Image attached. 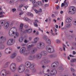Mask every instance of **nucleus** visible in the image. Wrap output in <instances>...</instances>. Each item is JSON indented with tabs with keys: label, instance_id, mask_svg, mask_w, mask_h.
<instances>
[{
	"label": "nucleus",
	"instance_id": "338daca9",
	"mask_svg": "<svg viewBox=\"0 0 76 76\" xmlns=\"http://www.w3.org/2000/svg\"><path fill=\"white\" fill-rule=\"evenodd\" d=\"M20 3H23L24 1L23 0H20Z\"/></svg>",
	"mask_w": 76,
	"mask_h": 76
},
{
	"label": "nucleus",
	"instance_id": "de8ad7c7",
	"mask_svg": "<svg viewBox=\"0 0 76 76\" xmlns=\"http://www.w3.org/2000/svg\"><path fill=\"white\" fill-rule=\"evenodd\" d=\"M56 43H60V40L58 39L56 41Z\"/></svg>",
	"mask_w": 76,
	"mask_h": 76
},
{
	"label": "nucleus",
	"instance_id": "bf43d9fd",
	"mask_svg": "<svg viewBox=\"0 0 76 76\" xmlns=\"http://www.w3.org/2000/svg\"><path fill=\"white\" fill-rule=\"evenodd\" d=\"M53 29L55 32H57V29H56L55 28H53Z\"/></svg>",
	"mask_w": 76,
	"mask_h": 76
},
{
	"label": "nucleus",
	"instance_id": "8fccbe9b",
	"mask_svg": "<svg viewBox=\"0 0 76 76\" xmlns=\"http://www.w3.org/2000/svg\"><path fill=\"white\" fill-rule=\"evenodd\" d=\"M1 76H7V74H1Z\"/></svg>",
	"mask_w": 76,
	"mask_h": 76
},
{
	"label": "nucleus",
	"instance_id": "603ef678",
	"mask_svg": "<svg viewBox=\"0 0 76 76\" xmlns=\"http://www.w3.org/2000/svg\"><path fill=\"white\" fill-rule=\"evenodd\" d=\"M71 70L72 72H75V70H74V69H73L72 68H71Z\"/></svg>",
	"mask_w": 76,
	"mask_h": 76
},
{
	"label": "nucleus",
	"instance_id": "aec40b11",
	"mask_svg": "<svg viewBox=\"0 0 76 76\" xmlns=\"http://www.w3.org/2000/svg\"><path fill=\"white\" fill-rule=\"evenodd\" d=\"M30 53H31V51H30V50H27L25 51L23 53V54H24V56H28V55Z\"/></svg>",
	"mask_w": 76,
	"mask_h": 76
},
{
	"label": "nucleus",
	"instance_id": "a18cd8bd",
	"mask_svg": "<svg viewBox=\"0 0 76 76\" xmlns=\"http://www.w3.org/2000/svg\"><path fill=\"white\" fill-rule=\"evenodd\" d=\"M10 64V62H7L5 63V65L8 66V65Z\"/></svg>",
	"mask_w": 76,
	"mask_h": 76
},
{
	"label": "nucleus",
	"instance_id": "f8f14e48",
	"mask_svg": "<svg viewBox=\"0 0 76 76\" xmlns=\"http://www.w3.org/2000/svg\"><path fill=\"white\" fill-rule=\"evenodd\" d=\"M51 75H56L57 74V71L56 69H53L50 72Z\"/></svg>",
	"mask_w": 76,
	"mask_h": 76
},
{
	"label": "nucleus",
	"instance_id": "0eeeda50",
	"mask_svg": "<svg viewBox=\"0 0 76 76\" xmlns=\"http://www.w3.org/2000/svg\"><path fill=\"white\" fill-rule=\"evenodd\" d=\"M15 41L13 39H9L7 41V44L8 45H12L15 43Z\"/></svg>",
	"mask_w": 76,
	"mask_h": 76
},
{
	"label": "nucleus",
	"instance_id": "ddd939ff",
	"mask_svg": "<svg viewBox=\"0 0 76 76\" xmlns=\"http://www.w3.org/2000/svg\"><path fill=\"white\" fill-rule=\"evenodd\" d=\"M25 50H26V48L25 47H23L22 48L20 49V54H22V53H24L25 52Z\"/></svg>",
	"mask_w": 76,
	"mask_h": 76
},
{
	"label": "nucleus",
	"instance_id": "7c9ffc66",
	"mask_svg": "<svg viewBox=\"0 0 76 76\" xmlns=\"http://www.w3.org/2000/svg\"><path fill=\"white\" fill-rule=\"evenodd\" d=\"M71 26H72V23H69L67 24L66 27L69 28V27H71Z\"/></svg>",
	"mask_w": 76,
	"mask_h": 76
},
{
	"label": "nucleus",
	"instance_id": "774afa93",
	"mask_svg": "<svg viewBox=\"0 0 76 76\" xmlns=\"http://www.w3.org/2000/svg\"><path fill=\"white\" fill-rule=\"evenodd\" d=\"M39 12H42V10L41 9H40L38 11Z\"/></svg>",
	"mask_w": 76,
	"mask_h": 76
},
{
	"label": "nucleus",
	"instance_id": "c03bdc74",
	"mask_svg": "<svg viewBox=\"0 0 76 76\" xmlns=\"http://www.w3.org/2000/svg\"><path fill=\"white\" fill-rule=\"evenodd\" d=\"M33 73H35L36 72V69L34 68L33 69H31Z\"/></svg>",
	"mask_w": 76,
	"mask_h": 76
},
{
	"label": "nucleus",
	"instance_id": "dca6fc26",
	"mask_svg": "<svg viewBox=\"0 0 76 76\" xmlns=\"http://www.w3.org/2000/svg\"><path fill=\"white\" fill-rule=\"evenodd\" d=\"M9 23H10V22H6L4 26V29H7V28L9 27Z\"/></svg>",
	"mask_w": 76,
	"mask_h": 76
},
{
	"label": "nucleus",
	"instance_id": "79ce46f5",
	"mask_svg": "<svg viewBox=\"0 0 76 76\" xmlns=\"http://www.w3.org/2000/svg\"><path fill=\"white\" fill-rule=\"evenodd\" d=\"M76 62V59H72V60L71 61V62H72V63H74V62Z\"/></svg>",
	"mask_w": 76,
	"mask_h": 76
},
{
	"label": "nucleus",
	"instance_id": "37998d69",
	"mask_svg": "<svg viewBox=\"0 0 76 76\" xmlns=\"http://www.w3.org/2000/svg\"><path fill=\"white\" fill-rule=\"evenodd\" d=\"M33 9L34 10V11H35V12L36 13H39V11H38L36 9H34V7H33Z\"/></svg>",
	"mask_w": 76,
	"mask_h": 76
},
{
	"label": "nucleus",
	"instance_id": "1a4fd4ad",
	"mask_svg": "<svg viewBox=\"0 0 76 76\" xmlns=\"http://www.w3.org/2000/svg\"><path fill=\"white\" fill-rule=\"evenodd\" d=\"M58 62H55L53 63L52 64L51 69H54L55 68H57V67L58 66Z\"/></svg>",
	"mask_w": 76,
	"mask_h": 76
},
{
	"label": "nucleus",
	"instance_id": "3c124183",
	"mask_svg": "<svg viewBox=\"0 0 76 76\" xmlns=\"http://www.w3.org/2000/svg\"><path fill=\"white\" fill-rule=\"evenodd\" d=\"M12 12H15V11H16V10L15 8L12 9Z\"/></svg>",
	"mask_w": 76,
	"mask_h": 76
},
{
	"label": "nucleus",
	"instance_id": "9b49d317",
	"mask_svg": "<svg viewBox=\"0 0 76 76\" xmlns=\"http://www.w3.org/2000/svg\"><path fill=\"white\" fill-rule=\"evenodd\" d=\"M40 54L41 55V57H42V56H45L46 55H47V52L46 51L43 50L41 52L40 54Z\"/></svg>",
	"mask_w": 76,
	"mask_h": 76
},
{
	"label": "nucleus",
	"instance_id": "a19ab883",
	"mask_svg": "<svg viewBox=\"0 0 76 76\" xmlns=\"http://www.w3.org/2000/svg\"><path fill=\"white\" fill-rule=\"evenodd\" d=\"M28 59H29V60H33V57L32 56H30L28 57Z\"/></svg>",
	"mask_w": 76,
	"mask_h": 76
},
{
	"label": "nucleus",
	"instance_id": "20e7f679",
	"mask_svg": "<svg viewBox=\"0 0 76 76\" xmlns=\"http://www.w3.org/2000/svg\"><path fill=\"white\" fill-rule=\"evenodd\" d=\"M69 12L70 14L73 15L76 12V8L74 7H70L69 9Z\"/></svg>",
	"mask_w": 76,
	"mask_h": 76
},
{
	"label": "nucleus",
	"instance_id": "39448f33",
	"mask_svg": "<svg viewBox=\"0 0 76 76\" xmlns=\"http://www.w3.org/2000/svg\"><path fill=\"white\" fill-rule=\"evenodd\" d=\"M45 46V44L44 43L39 42L37 44V47L38 49H43Z\"/></svg>",
	"mask_w": 76,
	"mask_h": 76
},
{
	"label": "nucleus",
	"instance_id": "c9c22d12",
	"mask_svg": "<svg viewBox=\"0 0 76 76\" xmlns=\"http://www.w3.org/2000/svg\"><path fill=\"white\" fill-rule=\"evenodd\" d=\"M4 48V45H2L0 47V49L1 50H3Z\"/></svg>",
	"mask_w": 76,
	"mask_h": 76
},
{
	"label": "nucleus",
	"instance_id": "a878e982",
	"mask_svg": "<svg viewBox=\"0 0 76 76\" xmlns=\"http://www.w3.org/2000/svg\"><path fill=\"white\" fill-rule=\"evenodd\" d=\"M4 23H5V21L4 20H1L0 21V30L1 29V26H0V25H3Z\"/></svg>",
	"mask_w": 76,
	"mask_h": 76
},
{
	"label": "nucleus",
	"instance_id": "f257e3e1",
	"mask_svg": "<svg viewBox=\"0 0 76 76\" xmlns=\"http://www.w3.org/2000/svg\"><path fill=\"white\" fill-rule=\"evenodd\" d=\"M10 69L11 72L14 73L16 70V66L15 63L12 64L10 66Z\"/></svg>",
	"mask_w": 76,
	"mask_h": 76
},
{
	"label": "nucleus",
	"instance_id": "6e6d98bb",
	"mask_svg": "<svg viewBox=\"0 0 76 76\" xmlns=\"http://www.w3.org/2000/svg\"><path fill=\"white\" fill-rule=\"evenodd\" d=\"M63 50L64 51H66V50L65 49V47H66V46L65 45H63Z\"/></svg>",
	"mask_w": 76,
	"mask_h": 76
},
{
	"label": "nucleus",
	"instance_id": "69168bd1",
	"mask_svg": "<svg viewBox=\"0 0 76 76\" xmlns=\"http://www.w3.org/2000/svg\"><path fill=\"white\" fill-rule=\"evenodd\" d=\"M34 7H38L37 4H34Z\"/></svg>",
	"mask_w": 76,
	"mask_h": 76
},
{
	"label": "nucleus",
	"instance_id": "c85d7f7f",
	"mask_svg": "<svg viewBox=\"0 0 76 76\" xmlns=\"http://www.w3.org/2000/svg\"><path fill=\"white\" fill-rule=\"evenodd\" d=\"M64 70V69H63V67L61 66L59 67L58 68V70L59 72H63Z\"/></svg>",
	"mask_w": 76,
	"mask_h": 76
},
{
	"label": "nucleus",
	"instance_id": "49530a36",
	"mask_svg": "<svg viewBox=\"0 0 76 76\" xmlns=\"http://www.w3.org/2000/svg\"><path fill=\"white\" fill-rule=\"evenodd\" d=\"M25 20H26V21H28V22H30V21H31V20L29 19H28V18H26Z\"/></svg>",
	"mask_w": 76,
	"mask_h": 76
},
{
	"label": "nucleus",
	"instance_id": "72a5a7b5",
	"mask_svg": "<svg viewBox=\"0 0 76 76\" xmlns=\"http://www.w3.org/2000/svg\"><path fill=\"white\" fill-rule=\"evenodd\" d=\"M35 45V44H33L31 45H28V48H32L33 47H34Z\"/></svg>",
	"mask_w": 76,
	"mask_h": 76
},
{
	"label": "nucleus",
	"instance_id": "f3484780",
	"mask_svg": "<svg viewBox=\"0 0 76 76\" xmlns=\"http://www.w3.org/2000/svg\"><path fill=\"white\" fill-rule=\"evenodd\" d=\"M16 57V53H13L10 56V57L12 59H14Z\"/></svg>",
	"mask_w": 76,
	"mask_h": 76
},
{
	"label": "nucleus",
	"instance_id": "4d7b16f0",
	"mask_svg": "<svg viewBox=\"0 0 76 76\" xmlns=\"http://www.w3.org/2000/svg\"><path fill=\"white\" fill-rule=\"evenodd\" d=\"M39 35V31H37L36 33V35Z\"/></svg>",
	"mask_w": 76,
	"mask_h": 76
},
{
	"label": "nucleus",
	"instance_id": "2eb2a0df",
	"mask_svg": "<svg viewBox=\"0 0 76 76\" xmlns=\"http://www.w3.org/2000/svg\"><path fill=\"white\" fill-rule=\"evenodd\" d=\"M2 41L5 42L6 41V38L3 36H1L0 38V44L2 42Z\"/></svg>",
	"mask_w": 76,
	"mask_h": 76
},
{
	"label": "nucleus",
	"instance_id": "a211bd4d",
	"mask_svg": "<svg viewBox=\"0 0 76 76\" xmlns=\"http://www.w3.org/2000/svg\"><path fill=\"white\" fill-rule=\"evenodd\" d=\"M31 65V62H27L25 63L26 67L27 68H29V67H30Z\"/></svg>",
	"mask_w": 76,
	"mask_h": 76
},
{
	"label": "nucleus",
	"instance_id": "4468645a",
	"mask_svg": "<svg viewBox=\"0 0 76 76\" xmlns=\"http://www.w3.org/2000/svg\"><path fill=\"white\" fill-rule=\"evenodd\" d=\"M37 48H34L31 52L32 54H34L37 51Z\"/></svg>",
	"mask_w": 76,
	"mask_h": 76
},
{
	"label": "nucleus",
	"instance_id": "052dcab7",
	"mask_svg": "<svg viewBox=\"0 0 76 76\" xmlns=\"http://www.w3.org/2000/svg\"><path fill=\"white\" fill-rule=\"evenodd\" d=\"M23 6V5L22 4H21L19 6V7H20V8H21V7H22Z\"/></svg>",
	"mask_w": 76,
	"mask_h": 76
},
{
	"label": "nucleus",
	"instance_id": "bb28decb",
	"mask_svg": "<svg viewBox=\"0 0 76 76\" xmlns=\"http://www.w3.org/2000/svg\"><path fill=\"white\" fill-rule=\"evenodd\" d=\"M35 65L34 64H31L30 66V70H33L35 68Z\"/></svg>",
	"mask_w": 76,
	"mask_h": 76
},
{
	"label": "nucleus",
	"instance_id": "e433bc0d",
	"mask_svg": "<svg viewBox=\"0 0 76 76\" xmlns=\"http://www.w3.org/2000/svg\"><path fill=\"white\" fill-rule=\"evenodd\" d=\"M27 14V15H29V16H33V14L31 13L28 12Z\"/></svg>",
	"mask_w": 76,
	"mask_h": 76
},
{
	"label": "nucleus",
	"instance_id": "e2e57ef3",
	"mask_svg": "<svg viewBox=\"0 0 76 76\" xmlns=\"http://www.w3.org/2000/svg\"><path fill=\"white\" fill-rule=\"evenodd\" d=\"M25 45H26V44H22L21 45V46H22V47L25 46Z\"/></svg>",
	"mask_w": 76,
	"mask_h": 76
},
{
	"label": "nucleus",
	"instance_id": "2f4dec72",
	"mask_svg": "<svg viewBox=\"0 0 76 76\" xmlns=\"http://www.w3.org/2000/svg\"><path fill=\"white\" fill-rule=\"evenodd\" d=\"M46 42L48 44H51V41L49 39H46Z\"/></svg>",
	"mask_w": 76,
	"mask_h": 76
},
{
	"label": "nucleus",
	"instance_id": "6e6552de",
	"mask_svg": "<svg viewBox=\"0 0 76 76\" xmlns=\"http://www.w3.org/2000/svg\"><path fill=\"white\" fill-rule=\"evenodd\" d=\"M33 59L37 58V60H39L41 58V56L40 54H37L32 56Z\"/></svg>",
	"mask_w": 76,
	"mask_h": 76
},
{
	"label": "nucleus",
	"instance_id": "393cba45",
	"mask_svg": "<svg viewBox=\"0 0 76 76\" xmlns=\"http://www.w3.org/2000/svg\"><path fill=\"white\" fill-rule=\"evenodd\" d=\"M72 20V18L70 17L69 18H68L66 19V22L67 23L70 22Z\"/></svg>",
	"mask_w": 76,
	"mask_h": 76
},
{
	"label": "nucleus",
	"instance_id": "473e14b6",
	"mask_svg": "<svg viewBox=\"0 0 76 76\" xmlns=\"http://www.w3.org/2000/svg\"><path fill=\"white\" fill-rule=\"evenodd\" d=\"M23 38L22 37H21L19 39V42H23Z\"/></svg>",
	"mask_w": 76,
	"mask_h": 76
},
{
	"label": "nucleus",
	"instance_id": "7ed1b4c3",
	"mask_svg": "<svg viewBox=\"0 0 76 76\" xmlns=\"http://www.w3.org/2000/svg\"><path fill=\"white\" fill-rule=\"evenodd\" d=\"M46 50L48 53H52L54 52V49L52 46L50 45L47 46Z\"/></svg>",
	"mask_w": 76,
	"mask_h": 76
},
{
	"label": "nucleus",
	"instance_id": "f704fd0d",
	"mask_svg": "<svg viewBox=\"0 0 76 76\" xmlns=\"http://www.w3.org/2000/svg\"><path fill=\"white\" fill-rule=\"evenodd\" d=\"M23 26V25L22 24H21L20 25V26L19 28L20 30H21V29H22Z\"/></svg>",
	"mask_w": 76,
	"mask_h": 76
},
{
	"label": "nucleus",
	"instance_id": "c756f323",
	"mask_svg": "<svg viewBox=\"0 0 76 76\" xmlns=\"http://www.w3.org/2000/svg\"><path fill=\"white\" fill-rule=\"evenodd\" d=\"M39 40V38L38 37H36L34 39V42H33L34 44H35V43H37V42H38V41Z\"/></svg>",
	"mask_w": 76,
	"mask_h": 76
},
{
	"label": "nucleus",
	"instance_id": "412c9836",
	"mask_svg": "<svg viewBox=\"0 0 76 76\" xmlns=\"http://www.w3.org/2000/svg\"><path fill=\"white\" fill-rule=\"evenodd\" d=\"M10 49L9 48H6L5 50V53L6 54H10L11 52L10 51Z\"/></svg>",
	"mask_w": 76,
	"mask_h": 76
},
{
	"label": "nucleus",
	"instance_id": "09e8293b",
	"mask_svg": "<svg viewBox=\"0 0 76 76\" xmlns=\"http://www.w3.org/2000/svg\"><path fill=\"white\" fill-rule=\"evenodd\" d=\"M73 25H76V20H75L73 22Z\"/></svg>",
	"mask_w": 76,
	"mask_h": 76
},
{
	"label": "nucleus",
	"instance_id": "423d86ee",
	"mask_svg": "<svg viewBox=\"0 0 76 76\" xmlns=\"http://www.w3.org/2000/svg\"><path fill=\"white\" fill-rule=\"evenodd\" d=\"M51 61L50 60L48 59L47 58L46 59L44 60H43L41 61L40 64L42 65H45V64H48L49 63H50Z\"/></svg>",
	"mask_w": 76,
	"mask_h": 76
},
{
	"label": "nucleus",
	"instance_id": "5fc2aeb1",
	"mask_svg": "<svg viewBox=\"0 0 76 76\" xmlns=\"http://www.w3.org/2000/svg\"><path fill=\"white\" fill-rule=\"evenodd\" d=\"M15 35L16 37H18L19 36V33L17 32L15 33Z\"/></svg>",
	"mask_w": 76,
	"mask_h": 76
},
{
	"label": "nucleus",
	"instance_id": "b1692460",
	"mask_svg": "<svg viewBox=\"0 0 76 76\" xmlns=\"http://www.w3.org/2000/svg\"><path fill=\"white\" fill-rule=\"evenodd\" d=\"M1 74H5L7 75V71L5 69H3L1 72Z\"/></svg>",
	"mask_w": 76,
	"mask_h": 76
},
{
	"label": "nucleus",
	"instance_id": "680f3d73",
	"mask_svg": "<svg viewBox=\"0 0 76 76\" xmlns=\"http://www.w3.org/2000/svg\"><path fill=\"white\" fill-rule=\"evenodd\" d=\"M24 27L25 28H28V26L27 25H25L24 26Z\"/></svg>",
	"mask_w": 76,
	"mask_h": 76
},
{
	"label": "nucleus",
	"instance_id": "f03ea898",
	"mask_svg": "<svg viewBox=\"0 0 76 76\" xmlns=\"http://www.w3.org/2000/svg\"><path fill=\"white\" fill-rule=\"evenodd\" d=\"M25 70V66L24 65H20L18 68V71L19 73H23Z\"/></svg>",
	"mask_w": 76,
	"mask_h": 76
},
{
	"label": "nucleus",
	"instance_id": "5701e85b",
	"mask_svg": "<svg viewBox=\"0 0 76 76\" xmlns=\"http://www.w3.org/2000/svg\"><path fill=\"white\" fill-rule=\"evenodd\" d=\"M15 34V32L13 31L12 30H10L9 32V35L11 37H12L13 36V34Z\"/></svg>",
	"mask_w": 76,
	"mask_h": 76
},
{
	"label": "nucleus",
	"instance_id": "6ab92c4d",
	"mask_svg": "<svg viewBox=\"0 0 76 76\" xmlns=\"http://www.w3.org/2000/svg\"><path fill=\"white\" fill-rule=\"evenodd\" d=\"M56 57H57V54H51L49 56V57H50V58H53Z\"/></svg>",
	"mask_w": 76,
	"mask_h": 76
},
{
	"label": "nucleus",
	"instance_id": "cd10ccee",
	"mask_svg": "<svg viewBox=\"0 0 76 76\" xmlns=\"http://www.w3.org/2000/svg\"><path fill=\"white\" fill-rule=\"evenodd\" d=\"M32 29H29L28 30H25V31H24V32H26L27 33H28V34H30V33H31L32 32Z\"/></svg>",
	"mask_w": 76,
	"mask_h": 76
},
{
	"label": "nucleus",
	"instance_id": "4c0bfd02",
	"mask_svg": "<svg viewBox=\"0 0 76 76\" xmlns=\"http://www.w3.org/2000/svg\"><path fill=\"white\" fill-rule=\"evenodd\" d=\"M42 2L40 1H38L37 2V4L39 5H41V6H42L43 4L42 3Z\"/></svg>",
	"mask_w": 76,
	"mask_h": 76
},
{
	"label": "nucleus",
	"instance_id": "864d4df0",
	"mask_svg": "<svg viewBox=\"0 0 76 76\" xmlns=\"http://www.w3.org/2000/svg\"><path fill=\"white\" fill-rule=\"evenodd\" d=\"M32 3L33 4H35V0H32Z\"/></svg>",
	"mask_w": 76,
	"mask_h": 76
},
{
	"label": "nucleus",
	"instance_id": "0e129e2a",
	"mask_svg": "<svg viewBox=\"0 0 76 76\" xmlns=\"http://www.w3.org/2000/svg\"><path fill=\"white\" fill-rule=\"evenodd\" d=\"M15 29V27H12V28H10V29H12V30H14Z\"/></svg>",
	"mask_w": 76,
	"mask_h": 76
},
{
	"label": "nucleus",
	"instance_id": "58836bf2",
	"mask_svg": "<svg viewBox=\"0 0 76 76\" xmlns=\"http://www.w3.org/2000/svg\"><path fill=\"white\" fill-rule=\"evenodd\" d=\"M29 69H27L26 70L25 72V73H26V74H27V73H29Z\"/></svg>",
	"mask_w": 76,
	"mask_h": 76
},
{
	"label": "nucleus",
	"instance_id": "13d9d810",
	"mask_svg": "<svg viewBox=\"0 0 76 76\" xmlns=\"http://www.w3.org/2000/svg\"><path fill=\"white\" fill-rule=\"evenodd\" d=\"M7 75H11V72H7Z\"/></svg>",
	"mask_w": 76,
	"mask_h": 76
},
{
	"label": "nucleus",
	"instance_id": "ea45409f",
	"mask_svg": "<svg viewBox=\"0 0 76 76\" xmlns=\"http://www.w3.org/2000/svg\"><path fill=\"white\" fill-rule=\"evenodd\" d=\"M34 26H35L36 27H38V25L37 24V22H34Z\"/></svg>",
	"mask_w": 76,
	"mask_h": 76
},
{
	"label": "nucleus",
	"instance_id": "4be33fe9",
	"mask_svg": "<svg viewBox=\"0 0 76 76\" xmlns=\"http://www.w3.org/2000/svg\"><path fill=\"white\" fill-rule=\"evenodd\" d=\"M22 60V58L19 56L17 57L16 58V60L18 62H20Z\"/></svg>",
	"mask_w": 76,
	"mask_h": 76
},
{
	"label": "nucleus",
	"instance_id": "9d476101",
	"mask_svg": "<svg viewBox=\"0 0 76 76\" xmlns=\"http://www.w3.org/2000/svg\"><path fill=\"white\" fill-rule=\"evenodd\" d=\"M64 3L65 4H64V3H62L61 5V7H63L64 6H65V7H67V6H68V5L69 4V2H68V1H66V3Z\"/></svg>",
	"mask_w": 76,
	"mask_h": 76
}]
</instances>
